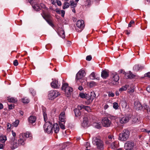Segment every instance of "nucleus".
I'll list each match as a JSON object with an SVG mask.
<instances>
[{
    "instance_id": "nucleus-30",
    "label": "nucleus",
    "mask_w": 150,
    "mask_h": 150,
    "mask_svg": "<svg viewBox=\"0 0 150 150\" xmlns=\"http://www.w3.org/2000/svg\"><path fill=\"white\" fill-rule=\"evenodd\" d=\"M88 125V120L87 119H84L83 120V122L82 123V126L83 127H87Z\"/></svg>"
},
{
    "instance_id": "nucleus-40",
    "label": "nucleus",
    "mask_w": 150,
    "mask_h": 150,
    "mask_svg": "<svg viewBox=\"0 0 150 150\" xmlns=\"http://www.w3.org/2000/svg\"><path fill=\"white\" fill-rule=\"evenodd\" d=\"M69 4L68 2H65L64 4V6H63V9H64L66 8H67L69 7Z\"/></svg>"
},
{
    "instance_id": "nucleus-49",
    "label": "nucleus",
    "mask_w": 150,
    "mask_h": 150,
    "mask_svg": "<svg viewBox=\"0 0 150 150\" xmlns=\"http://www.w3.org/2000/svg\"><path fill=\"white\" fill-rule=\"evenodd\" d=\"M13 65L15 66H17L18 64V60L16 59L15 60L13 61Z\"/></svg>"
},
{
    "instance_id": "nucleus-62",
    "label": "nucleus",
    "mask_w": 150,
    "mask_h": 150,
    "mask_svg": "<svg viewBox=\"0 0 150 150\" xmlns=\"http://www.w3.org/2000/svg\"><path fill=\"white\" fill-rule=\"evenodd\" d=\"M19 113H20V115H21L22 116L23 115V114H24L23 112V111L21 110H20L19 111Z\"/></svg>"
},
{
    "instance_id": "nucleus-45",
    "label": "nucleus",
    "mask_w": 150,
    "mask_h": 150,
    "mask_svg": "<svg viewBox=\"0 0 150 150\" xmlns=\"http://www.w3.org/2000/svg\"><path fill=\"white\" fill-rule=\"evenodd\" d=\"M108 96L109 97H113L115 96L114 93L112 92H108Z\"/></svg>"
},
{
    "instance_id": "nucleus-29",
    "label": "nucleus",
    "mask_w": 150,
    "mask_h": 150,
    "mask_svg": "<svg viewBox=\"0 0 150 150\" xmlns=\"http://www.w3.org/2000/svg\"><path fill=\"white\" fill-rule=\"evenodd\" d=\"M93 125L95 128L98 129L100 128L101 127V124L100 122L94 123Z\"/></svg>"
},
{
    "instance_id": "nucleus-48",
    "label": "nucleus",
    "mask_w": 150,
    "mask_h": 150,
    "mask_svg": "<svg viewBox=\"0 0 150 150\" xmlns=\"http://www.w3.org/2000/svg\"><path fill=\"white\" fill-rule=\"evenodd\" d=\"M92 59V57L91 55H88L86 57V59L88 61H90Z\"/></svg>"
},
{
    "instance_id": "nucleus-11",
    "label": "nucleus",
    "mask_w": 150,
    "mask_h": 150,
    "mask_svg": "<svg viewBox=\"0 0 150 150\" xmlns=\"http://www.w3.org/2000/svg\"><path fill=\"white\" fill-rule=\"evenodd\" d=\"M51 85L52 88H58L60 86V83L57 80H55L51 83Z\"/></svg>"
},
{
    "instance_id": "nucleus-58",
    "label": "nucleus",
    "mask_w": 150,
    "mask_h": 150,
    "mask_svg": "<svg viewBox=\"0 0 150 150\" xmlns=\"http://www.w3.org/2000/svg\"><path fill=\"white\" fill-rule=\"evenodd\" d=\"M146 90L149 92H150V86H148L146 88Z\"/></svg>"
},
{
    "instance_id": "nucleus-36",
    "label": "nucleus",
    "mask_w": 150,
    "mask_h": 150,
    "mask_svg": "<svg viewBox=\"0 0 150 150\" xmlns=\"http://www.w3.org/2000/svg\"><path fill=\"white\" fill-rule=\"evenodd\" d=\"M127 87L126 85L125 86H123L121 88H120L119 89V91L120 92H121L123 91H125L127 89Z\"/></svg>"
},
{
    "instance_id": "nucleus-23",
    "label": "nucleus",
    "mask_w": 150,
    "mask_h": 150,
    "mask_svg": "<svg viewBox=\"0 0 150 150\" xmlns=\"http://www.w3.org/2000/svg\"><path fill=\"white\" fill-rule=\"evenodd\" d=\"M58 33L59 35L62 38H65V33L62 29L60 28L59 30L58 31Z\"/></svg>"
},
{
    "instance_id": "nucleus-55",
    "label": "nucleus",
    "mask_w": 150,
    "mask_h": 150,
    "mask_svg": "<svg viewBox=\"0 0 150 150\" xmlns=\"http://www.w3.org/2000/svg\"><path fill=\"white\" fill-rule=\"evenodd\" d=\"M71 42L70 41H67V46H70L71 45Z\"/></svg>"
},
{
    "instance_id": "nucleus-10",
    "label": "nucleus",
    "mask_w": 150,
    "mask_h": 150,
    "mask_svg": "<svg viewBox=\"0 0 150 150\" xmlns=\"http://www.w3.org/2000/svg\"><path fill=\"white\" fill-rule=\"evenodd\" d=\"M84 71L83 70H80L76 74V80L81 79L84 76Z\"/></svg>"
},
{
    "instance_id": "nucleus-26",
    "label": "nucleus",
    "mask_w": 150,
    "mask_h": 150,
    "mask_svg": "<svg viewBox=\"0 0 150 150\" xmlns=\"http://www.w3.org/2000/svg\"><path fill=\"white\" fill-rule=\"evenodd\" d=\"M11 144L12 145V149H14L17 147L20 144L18 143L17 144L16 142V141L14 140L13 142H11Z\"/></svg>"
},
{
    "instance_id": "nucleus-41",
    "label": "nucleus",
    "mask_w": 150,
    "mask_h": 150,
    "mask_svg": "<svg viewBox=\"0 0 150 150\" xmlns=\"http://www.w3.org/2000/svg\"><path fill=\"white\" fill-rule=\"evenodd\" d=\"M59 124L60 128L62 129H65L64 124L63 123H62L61 122H59Z\"/></svg>"
},
{
    "instance_id": "nucleus-4",
    "label": "nucleus",
    "mask_w": 150,
    "mask_h": 150,
    "mask_svg": "<svg viewBox=\"0 0 150 150\" xmlns=\"http://www.w3.org/2000/svg\"><path fill=\"white\" fill-rule=\"evenodd\" d=\"M129 132L127 129H124L119 134L118 139L121 141H126L128 138Z\"/></svg>"
},
{
    "instance_id": "nucleus-5",
    "label": "nucleus",
    "mask_w": 150,
    "mask_h": 150,
    "mask_svg": "<svg viewBox=\"0 0 150 150\" xmlns=\"http://www.w3.org/2000/svg\"><path fill=\"white\" fill-rule=\"evenodd\" d=\"M61 89L62 90H64L65 92L67 97H69L71 94L72 89L71 87L69 86L67 83H63Z\"/></svg>"
},
{
    "instance_id": "nucleus-43",
    "label": "nucleus",
    "mask_w": 150,
    "mask_h": 150,
    "mask_svg": "<svg viewBox=\"0 0 150 150\" xmlns=\"http://www.w3.org/2000/svg\"><path fill=\"white\" fill-rule=\"evenodd\" d=\"M19 123V121L18 120H16L15 122L13 123V125L14 126L17 127L18 126Z\"/></svg>"
},
{
    "instance_id": "nucleus-25",
    "label": "nucleus",
    "mask_w": 150,
    "mask_h": 150,
    "mask_svg": "<svg viewBox=\"0 0 150 150\" xmlns=\"http://www.w3.org/2000/svg\"><path fill=\"white\" fill-rule=\"evenodd\" d=\"M101 76L103 78L106 79L108 77L109 74L106 71L103 70L102 71Z\"/></svg>"
},
{
    "instance_id": "nucleus-24",
    "label": "nucleus",
    "mask_w": 150,
    "mask_h": 150,
    "mask_svg": "<svg viewBox=\"0 0 150 150\" xmlns=\"http://www.w3.org/2000/svg\"><path fill=\"white\" fill-rule=\"evenodd\" d=\"M136 76V75L133 74L130 71H129L128 73L125 74V77L127 78H132Z\"/></svg>"
},
{
    "instance_id": "nucleus-13",
    "label": "nucleus",
    "mask_w": 150,
    "mask_h": 150,
    "mask_svg": "<svg viewBox=\"0 0 150 150\" xmlns=\"http://www.w3.org/2000/svg\"><path fill=\"white\" fill-rule=\"evenodd\" d=\"M41 15L43 18L45 20L52 18V17L49 13H46L44 11H42V13Z\"/></svg>"
},
{
    "instance_id": "nucleus-3",
    "label": "nucleus",
    "mask_w": 150,
    "mask_h": 150,
    "mask_svg": "<svg viewBox=\"0 0 150 150\" xmlns=\"http://www.w3.org/2000/svg\"><path fill=\"white\" fill-rule=\"evenodd\" d=\"M92 143L94 145L97 146V148L101 150L103 149V142L97 137H93L92 139Z\"/></svg>"
},
{
    "instance_id": "nucleus-37",
    "label": "nucleus",
    "mask_w": 150,
    "mask_h": 150,
    "mask_svg": "<svg viewBox=\"0 0 150 150\" xmlns=\"http://www.w3.org/2000/svg\"><path fill=\"white\" fill-rule=\"evenodd\" d=\"M59 122H61L63 123H65L66 121L65 117H59Z\"/></svg>"
},
{
    "instance_id": "nucleus-51",
    "label": "nucleus",
    "mask_w": 150,
    "mask_h": 150,
    "mask_svg": "<svg viewBox=\"0 0 150 150\" xmlns=\"http://www.w3.org/2000/svg\"><path fill=\"white\" fill-rule=\"evenodd\" d=\"M96 84V83L93 81L91 82L90 83V85L91 87H92L93 86L95 85Z\"/></svg>"
},
{
    "instance_id": "nucleus-33",
    "label": "nucleus",
    "mask_w": 150,
    "mask_h": 150,
    "mask_svg": "<svg viewBox=\"0 0 150 150\" xmlns=\"http://www.w3.org/2000/svg\"><path fill=\"white\" fill-rule=\"evenodd\" d=\"M8 100L9 102L12 103L16 102L17 101L16 98H15L13 97H11L10 98H8Z\"/></svg>"
},
{
    "instance_id": "nucleus-16",
    "label": "nucleus",
    "mask_w": 150,
    "mask_h": 150,
    "mask_svg": "<svg viewBox=\"0 0 150 150\" xmlns=\"http://www.w3.org/2000/svg\"><path fill=\"white\" fill-rule=\"evenodd\" d=\"M130 117L125 116L122 117L120 120V122L121 124L125 123L128 122L130 119Z\"/></svg>"
},
{
    "instance_id": "nucleus-27",
    "label": "nucleus",
    "mask_w": 150,
    "mask_h": 150,
    "mask_svg": "<svg viewBox=\"0 0 150 150\" xmlns=\"http://www.w3.org/2000/svg\"><path fill=\"white\" fill-rule=\"evenodd\" d=\"M120 104L123 108H125L127 105V103L126 102L123 100H121L120 102Z\"/></svg>"
},
{
    "instance_id": "nucleus-20",
    "label": "nucleus",
    "mask_w": 150,
    "mask_h": 150,
    "mask_svg": "<svg viewBox=\"0 0 150 150\" xmlns=\"http://www.w3.org/2000/svg\"><path fill=\"white\" fill-rule=\"evenodd\" d=\"M36 118L35 116H30L28 118V121L30 124H33L35 123L36 120Z\"/></svg>"
},
{
    "instance_id": "nucleus-44",
    "label": "nucleus",
    "mask_w": 150,
    "mask_h": 150,
    "mask_svg": "<svg viewBox=\"0 0 150 150\" xmlns=\"http://www.w3.org/2000/svg\"><path fill=\"white\" fill-rule=\"evenodd\" d=\"M70 5L72 8L75 7L76 6V4L73 1H70Z\"/></svg>"
},
{
    "instance_id": "nucleus-59",
    "label": "nucleus",
    "mask_w": 150,
    "mask_h": 150,
    "mask_svg": "<svg viewBox=\"0 0 150 150\" xmlns=\"http://www.w3.org/2000/svg\"><path fill=\"white\" fill-rule=\"evenodd\" d=\"M108 107H109V106L107 104H106L104 106V109L105 110H106L108 108Z\"/></svg>"
},
{
    "instance_id": "nucleus-42",
    "label": "nucleus",
    "mask_w": 150,
    "mask_h": 150,
    "mask_svg": "<svg viewBox=\"0 0 150 150\" xmlns=\"http://www.w3.org/2000/svg\"><path fill=\"white\" fill-rule=\"evenodd\" d=\"M119 105L118 103L116 102H114L113 103V107L115 109H117L118 108Z\"/></svg>"
},
{
    "instance_id": "nucleus-12",
    "label": "nucleus",
    "mask_w": 150,
    "mask_h": 150,
    "mask_svg": "<svg viewBox=\"0 0 150 150\" xmlns=\"http://www.w3.org/2000/svg\"><path fill=\"white\" fill-rule=\"evenodd\" d=\"M89 77L90 79L92 80L96 79L98 80H100L99 76L94 72H92L90 74Z\"/></svg>"
},
{
    "instance_id": "nucleus-14",
    "label": "nucleus",
    "mask_w": 150,
    "mask_h": 150,
    "mask_svg": "<svg viewBox=\"0 0 150 150\" xmlns=\"http://www.w3.org/2000/svg\"><path fill=\"white\" fill-rule=\"evenodd\" d=\"M134 108L137 110H141L143 107L141 104L138 101H136L134 103Z\"/></svg>"
},
{
    "instance_id": "nucleus-34",
    "label": "nucleus",
    "mask_w": 150,
    "mask_h": 150,
    "mask_svg": "<svg viewBox=\"0 0 150 150\" xmlns=\"http://www.w3.org/2000/svg\"><path fill=\"white\" fill-rule=\"evenodd\" d=\"M52 27L54 26V24L52 23V18L46 21Z\"/></svg>"
},
{
    "instance_id": "nucleus-7",
    "label": "nucleus",
    "mask_w": 150,
    "mask_h": 150,
    "mask_svg": "<svg viewBox=\"0 0 150 150\" xmlns=\"http://www.w3.org/2000/svg\"><path fill=\"white\" fill-rule=\"evenodd\" d=\"M134 145L135 144L133 141H127L125 144L124 148L125 150H132Z\"/></svg>"
},
{
    "instance_id": "nucleus-35",
    "label": "nucleus",
    "mask_w": 150,
    "mask_h": 150,
    "mask_svg": "<svg viewBox=\"0 0 150 150\" xmlns=\"http://www.w3.org/2000/svg\"><path fill=\"white\" fill-rule=\"evenodd\" d=\"M117 145L116 144V143L115 142L112 143L110 145V147L113 149H115L117 147Z\"/></svg>"
},
{
    "instance_id": "nucleus-21",
    "label": "nucleus",
    "mask_w": 150,
    "mask_h": 150,
    "mask_svg": "<svg viewBox=\"0 0 150 150\" xmlns=\"http://www.w3.org/2000/svg\"><path fill=\"white\" fill-rule=\"evenodd\" d=\"M79 108L80 109H84L88 112H89L91 110L90 108L88 106H85L83 105H79Z\"/></svg>"
},
{
    "instance_id": "nucleus-60",
    "label": "nucleus",
    "mask_w": 150,
    "mask_h": 150,
    "mask_svg": "<svg viewBox=\"0 0 150 150\" xmlns=\"http://www.w3.org/2000/svg\"><path fill=\"white\" fill-rule=\"evenodd\" d=\"M110 119H115L116 118V117L113 116H110Z\"/></svg>"
},
{
    "instance_id": "nucleus-63",
    "label": "nucleus",
    "mask_w": 150,
    "mask_h": 150,
    "mask_svg": "<svg viewBox=\"0 0 150 150\" xmlns=\"http://www.w3.org/2000/svg\"><path fill=\"white\" fill-rule=\"evenodd\" d=\"M52 3L53 4H55L56 3V0H51Z\"/></svg>"
},
{
    "instance_id": "nucleus-56",
    "label": "nucleus",
    "mask_w": 150,
    "mask_h": 150,
    "mask_svg": "<svg viewBox=\"0 0 150 150\" xmlns=\"http://www.w3.org/2000/svg\"><path fill=\"white\" fill-rule=\"evenodd\" d=\"M57 5L59 6H60L62 5L61 2L60 1H57Z\"/></svg>"
},
{
    "instance_id": "nucleus-64",
    "label": "nucleus",
    "mask_w": 150,
    "mask_h": 150,
    "mask_svg": "<svg viewBox=\"0 0 150 150\" xmlns=\"http://www.w3.org/2000/svg\"><path fill=\"white\" fill-rule=\"evenodd\" d=\"M78 89L79 90H80L81 91V90H82L83 89V87H82V86H79L78 87Z\"/></svg>"
},
{
    "instance_id": "nucleus-9",
    "label": "nucleus",
    "mask_w": 150,
    "mask_h": 150,
    "mask_svg": "<svg viewBox=\"0 0 150 150\" xmlns=\"http://www.w3.org/2000/svg\"><path fill=\"white\" fill-rule=\"evenodd\" d=\"M102 123L103 126L108 127L110 126L111 122L107 117H105L102 119Z\"/></svg>"
},
{
    "instance_id": "nucleus-18",
    "label": "nucleus",
    "mask_w": 150,
    "mask_h": 150,
    "mask_svg": "<svg viewBox=\"0 0 150 150\" xmlns=\"http://www.w3.org/2000/svg\"><path fill=\"white\" fill-rule=\"evenodd\" d=\"M26 140L24 139V137L21 134L20 136V139L18 140V142L20 145H23L25 144V142Z\"/></svg>"
},
{
    "instance_id": "nucleus-53",
    "label": "nucleus",
    "mask_w": 150,
    "mask_h": 150,
    "mask_svg": "<svg viewBox=\"0 0 150 150\" xmlns=\"http://www.w3.org/2000/svg\"><path fill=\"white\" fill-rule=\"evenodd\" d=\"M134 22L133 21H131L128 24V26L129 27H131L132 26V24H134Z\"/></svg>"
},
{
    "instance_id": "nucleus-2",
    "label": "nucleus",
    "mask_w": 150,
    "mask_h": 150,
    "mask_svg": "<svg viewBox=\"0 0 150 150\" xmlns=\"http://www.w3.org/2000/svg\"><path fill=\"white\" fill-rule=\"evenodd\" d=\"M79 96L82 98H85L87 100L88 104L91 103L96 96V94L94 92L91 93L90 94L80 93Z\"/></svg>"
},
{
    "instance_id": "nucleus-28",
    "label": "nucleus",
    "mask_w": 150,
    "mask_h": 150,
    "mask_svg": "<svg viewBox=\"0 0 150 150\" xmlns=\"http://www.w3.org/2000/svg\"><path fill=\"white\" fill-rule=\"evenodd\" d=\"M21 135L24 137V139L26 140L27 138L30 137L31 134L28 132H27L25 133L22 134Z\"/></svg>"
},
{
    "instance_id": "nucleus-19",
    "label": "nucleus",
    "mask_w": 150,
    "mask_h": 150,
    "mask_svg": "<svg viewBox=\"0 0 150 150\" xmlns=\"http://www.w3.org/2000/svg\"><path fill=\"white\" fill-rule=\"evenodd\" d=\"M78 107L79 105L77 106V108H76L74 110V111L75 113V115L77 117H79V116H80L81 115V113L80 111V110L82 109H79Z\"/></svg>"
},
{
    "instance_id": "nucleus-32",
    "label": "nucleus",
    "mask_w": 150,
    "mask_h": 150,
    "mask_svg": "<svg viewBox=\"0 0 150 150\" xmlns=\"http://www.w3.org/2000/svg\"><path fill=\"white\" fill-rule=\"evenodd\" d=\"M22 101L24 103H27L29 102V100L27 97L23 98L22 99Z\"/></svg>"
},
{
    "instance_id": "nucleus-15",
    "label": "nucleus",
    "mask_w": 150,
    "mask_h": 150,
    "mask_svg": "<svg viewBox=\"0 0 150 150\" xmlns=\"http://www.w3.org/2000/svg\"><path fill=\"white\" fill-rule=\"evenodd\" d=\"M113 80L114 81L112 83L114 85H117V82L119 79V76L116 73L113 74L112 76Z\"/></svg>"
},
{
    "instance_id": "nucleus-52",
    "label": "nucleus",
    "mask_w": 150,
    "mask_h": 150,
    "mask_svg": "<svg viewBox=\"0 0 150 150\" xmlns=\"http://www.w3.org/2000/svg\"><path fill=\"white\" fill-rule=\"evenodd\" d=\"M145 77H147L150 78V72H149L144 74Z\"/></svg>"
},
{
    "instance_id": "nucleus-31",
    "label": "nucleus",
    "mask_w": 150,
    "mask_h": 150,
    "mask_svg": "<svg viewBox=\"0 0 150 150\" xmlns=\"http://www.w3.org/2000/svg\"><path fill=\"white\" fill-rule=\"evenodd\" d=\"M144 109L145 110V112H148L150 111V109L147 105L146 104H144L143 106Z\"/></svg>"
},
{
    "instance_id": "nucleus-1",
    "label": "nucleus",
    "mask_w": 150,
    "mask_h": 150,
    "mask_svg": "<svg viewBox=\"0 0 150 150\" xmlns=\"http://www.w3.org/2000/svg\"><path fill=\"white\" fill-rule=\"evenodd\" d=\"M44 128L45 132L48 134L52 133L53 131L55 133H57L59 130V127L58 124H55L52 125L49 122L45 123L44 125Z\"/></svg>"
},
{
    "instance_id": "nucleus-17",
    "label": "nucleus",
    "mask_w": 150,
    "mask_h": 150,
    "mask_svg": "<svg viewBox=\"0 0 150 150\" xmlns=\"http://www.w3.org/2000/svg\"><path fill=\"white\" fill-rule=\"evenodd\" d=\"M42 107L44 120L46 122L47 120V117L46 113V109L43 106H42Z\"/></svg>"
},
{
    "instance_id": "nucleus-46",
    "label": "nucleus",
    "mask_w": 150,
    "mask_h": 150,
    "mask_svg": "<svg viewBox=\"0 0 150 150\" xmlns=\"http://www.w3.org/2000/svg\"><path fill=\"white\" fill-rule=\"evenodd\" d=\"M65 113L64 112H62L60 114L59 116V117H65Z\"/></svg>"
},
{
    "instance_id": "nucleus-8",
    "label": "nucleus",
    "mask_w": 150,
    "mask_h": 150,
    "mask_svg": "<svg viewBox=\"0 0 150 150\" xmlns=\"http://www.w3.org/2000/svg\"><path fill=\"white\" fill-rule=\"evenodd\" d=\"M76 25L77 27L80 29L77 30V28H76V31L81 32L84 27V21L82 20H79L77 21Z\"/></svg>"
},
{
    "instance_id": "nucleus-54",
    "label": "nucleus",
    "mask_w": 150,
    "mask_h": 150,
    "mask_svg": "<svg viewBox=\"0 0 150 150\" xmlns=\"http://www.w3.org/2000/svg\"><path fill=\"white\" fill-rule=\"evenodd\" d=\"M61 13L62 14L61 16L62 17H64V16L65 11H64L62 10L61 11Z\"/></svg>"
},
{
    "instance_id": "nucleus-6",
    "label": "nucleus",
    "mask_w": 150,
    "mask_h": 150,
    "mask_svg": "<svg viewBox=\"0 0 150 150\" xmlns=\"http://www.w3.org/2000/svg\"><path fill=\"white\" fill-rule=\"evenodd\" d=\"M60 95V93L58 91L56 90H51L48 95V97L50 100H52Z\"/></svg>"
},
{
    "instance_id": "nucleus-61",
    "label": "nucleus",
    "mask_w": 150,
    "mask_h": 150,
    "mask_svg": "<svg viewBox=\"0 0 150 150\" xmlns=\"http://www.w3.org/2000/svg\"><path fill=\"white\" fill-rule=\"evenodd\" d=\"M12 134L13 137H15L16 136V133L14 132L13 131H12Z\"/></svg>"
},
{
    "instance_id": "nucleus-38",
    "label": "nucleus",
    "mask_w": 150,
    "mask_h": 150,
    "mask_svg": "<svg viewBox=\"0 0 150 150\" xmlns=\"http://www.w3.org/2000/svg\"><path fill=\"white\" fill-rule=\"evenodd\" d=\"M6 140V136H3L0 138V141L2 143H4Z\"/></svg>"
},
{
    "instance_id": "nucleus-22",
    "label": "nucleus",
    "mask_w": 150,
    "mask_h": 150,
    "mask_svg": "<svg viewBox=\"0 0 150 150\" xmlns=\"http://www.w3.org/2000/svg\"><path fill=\"white\" fill-rule=\"evenodd\" d=\"M144 68V67L139 65V64L135 65L133 67V69L135 71H137Z\"/></svg>"
},
{
    "instance_id": "nucleus-39",
    "label": "nucleus",
    "mask_w": 150,
    "mask_h": 150,
    "mask_svg": "<svg viewBox=\"0 0 150 150\" xmlns=\"http://www.w3.org/2000/svg\"><path fill=\"white\" fill-rule=\"evenodd\" d=\"M33 8L36 11H39L40 10V7L37 5L32 6Z\"/></svg>"
},
{
    "instance_id": "nucleus-57",
    "label": "nucleus",
    "mask_w": 150,
    "mask_h": 150,
    "mask_svg": "<svg viewBox=\"0 0 150 150\" xmlns=\"http://www.w3.org/2000/svg\"><path fill=\"white\" fill-rule=\"evenodd\" d=\"M112 137L110 135V136H108V139H109V143H110V141H111Z\"/></svg>"
},
{
    "instance_id": "nucleus-47",
    "label": "nucleus",
    "mask_w": 150,
    "mask_h": 150,
    "mask_svg": "<svg viewBox=\"0 0 150 150\" xmlns=\"http://www.w3.org/2000/svg\"><path fill=\"white\" fill-rule=\"evenodd\" d=\"M40 6L42 8L45 9V10H47V8L46 6L43 4H40Z\"/></svg>"
},
{
    "instance_id": "nucleus-50",
    "label": "nucleus",
    "mask_w": 150,
    "mask_h": 150,
    "mask_svg": "<svg viewBox=\"0 0 150 150\" xmlns=\"http://www.w3.org/2000/svg\"><path fill=\"white\" fill-rule=\"evenodd\" d=\"M8 109L9 110L12 109L13 108V104H11L8 105Z\"/></svg>"
}]
</instances>
